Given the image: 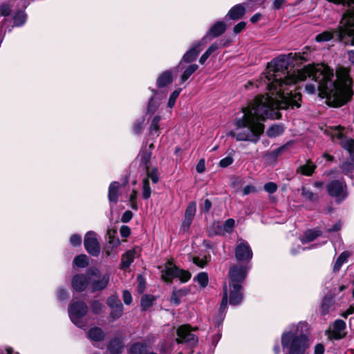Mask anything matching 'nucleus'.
Returning <instances> with one entry per match:
<instances>
[{"label":"nucleus","instance_id":"obj_1","mask_svg":"<svg viewBox=\"0 0 354 354\" xmlns=\"http://www.w3.org/2000/svg\"><path fill=\"white\" fill-rule=\"evenodd\" d=\"M292 54L273 59L257 80V87H262L268 93L257 96L248 106L242 109L234 120V129L230 135L238 141L257 143L263 133V122L267 118H274L279 109L299 108L301 95L289 88L307 78L311 80L306 85L308 94L318 95L326 98L329 106H341L351 97L352 81L349 70L339 67L336 71V80L333 70L325 64L308 65L290 75L288 67Z\"/></svg>","mask_w":354,"mask_h":354},{"label":"nucleus","instance_id":"obj_2","mask_svg":"<svg viewBox=\"0 0 354 354\" xmlns=\"http://www.w3.org/2000/svg\"><path fill=\"white\" fill-rule=\"evenodd\" d=\"M308 340V324L305 322L288 325L281 335V346L287 354H304Z\"/></svg>","mask_w":354,"mask_h":354},{"label":"nucleus","instance_id":"obj_3","mask_svg":"<svg viewBox=\"0 0 354 354\" xmlns=\"http://www.w3.org/2000/svg\"><path fill=\"white\" fill-rule=\"evenodd\" d=\"M336 35L339 41H344L348 38L351 44L354 46V9L348 10L343 14L342 20L337 29L325 31L316 36L318 42L328 41Z\"/></svg>","mask_w":354,"mask_h":354},{"label":"nucleus","instance_id":"obj_4","mask_svg":"<svg viewBox=\"0 0 354 354\" xmlns=\"http://www.w3.org/2000/svg\"><path fill=\"white\" fill-rule=\"evenodd\" d=\"M88 312V307L83 301L73 300L68 305V313L71 321L77 327L84 328L86 322L84 317Z\"/></svg>","mask_w":354,"mask_h":354},{"label":"nucleus","instance_id":"obj_5","mask_svg":"<svg viewBox=\"0 0 354 354\" xmlns=\"http://www.w3.org/2000/svg\"><path fill=\"white\" fill-rule=\"evenodd\" d=\"M86 274L88 276L89 285L93 291L102 290L106 288L109 283V274H102L97 268H89L86 270Z\"/></svg>","mask_w":354,"mask_h":354},{"label":"nucleus","instance_id":"obj_6","mask_svg":"<svg viewBox=\"0 0 354 354\" xmlns=\"http://www.w3.org/2000/svg\"><path fill=\"white\" fill-rule=\"evenodd\" d=\"M327 190L330 196L335 198L341 203L348 196L347 186L343 180H333L327 185Z\"/></svg>","mask_w":354,"mask_h":354},{"label":"nucleus","instance_id":"obj_7","mask_svg":"<svg viewBox=\"0 0 354 354\" xmlns=\"http://www.w3.org/2000/svg\"><path fill=\"white\" fill-rule=\"evenodd\" d=\"M225 288L227 292V299H229V304L230 305L236 306L242 302L243 299V286L231 283H229L227 286L225 283L223 287V297L225 295Z\"/></svg>","mask_w":354,"mask_h":354},{"label":"nucleus","instance_id":"obj_8","mask_svg":"<svg viewBox=\"0 0 354 354\" xmlns=\"http://www.w3.org/2000/svg\"><path fill=\"white\" fill-rule=\"evenodd\" d=\"M249 270L250 267L248 266L236 265L232 266L228 273L230 278L229 283L243 286Z\"/></svg>","mask_w":354,"mask_h":354},{"label":"nucleus","instance_id":"obj_9","mask_svg":"<svg viewBox=\"0 0 354 354\" xmlns=\"http://www.w3.org/2000/svg\"><path fill=\"white\" fill-rule=\"evenodd\" d=\"M84 245L87 252L93 257H97L100 253V246L97 239V234L88 231L84 236Z\"/></svg>","mask_w":354,"mask_h":354},{"label":"nucleus","instance_id":"obj_10","mask_svg":"<svg viewBox=\"0 0 354 354\" xmlns=\"http://www.w3.org/2000/svg\"><path fill=\"white\" fill-rule=\"evenodd\" d=\"M162 278L165 281H170L174 278H178L181 282H187L191 278L189 271L180 269L174 266L167 267L162 274Z\"/></svg>","mask_w":354,"mask_h":354},{"label":"nucleus","instance_id":"obj_11","mask_svg":"<svg viewBox=\"0 0 354 354\" xmlns=\"http://www.w3.org/2000/svg\"><path fill=\"white\" fill-rule=\"evenodd\" d=\"M235 257L238 261H250L252 258V251L247 241L239 239L235 249Z\"/></svg>","mask_w":354,"mask_h":354},{"label":"nucleus","instance_id":"obj_12","mask_svg":"<svg viewBox=\"0 0 354 354\" xmlns=\"http://www.w3.org/2000/svg\"><path fill=\"white\" fill-rule=\"evenodd\" d=\"M178 338L176 341L178 343H189L190 345H194L198 342L196 336L191 332L189 326L183 325L177 330Z\"/></svg>","mask_w":354,"mask_h":354},{"label":"nucleus","instance_id":"obj_13","mask_svg":"<svg viewBox=\"0 0 354 354\" xmlns=\"http://www.w3.org/2000/svg\"><path fill=\"white\" fill-rule=\"evenodd\" d=\"M345 330L346 323L342 319H337L326 333L330 339H340L346 335Z\"/></svg>","mask_w":354,"mask_h":354},{"label":"nucleus","instance_id":"obj_14","mask_svg":"<svg viewBox=\"0 0 354 354\" xmlns=\"http://www.w3.org/2000/svg\"><path fill=\"white\" fill-rule=\"evenodd\" d=\"M332 139L334 142L339 143L344 149L348 151L351 156H354V140L353 139L344 137L339 130L335 132L332 136Z\"/></svg>","mask_w":354,"mask_h":354},{"label":"nucleus","instance_id":"obj_15","mask_svg":"<svg viewBox=\"0 0 354 354\" xmlns=\"http://www.w3.org/2000/svg\"><path fill=\"white\" fill-rule=\"evenodd\" d=\"M117 231L115 230H108L107 236L109 241L105 246L104 252L107 257L115 255L117 253L116 249L120 243L118 237H116Z\"/></svg>","mask_w":354,"mask_h":354},{"label":"nucleus","instance_id":"obj_16","mask_svg":"<svg viewBox=\"0 0 354 354\" xmlns=\"http://www.w3.org/2000/svg\"><path fill=\"white\" fill-rule=\"evenodd\" d=\"M235 221L233 218L227 219L222 225L218 223H214L212 228L214 230H209V235L212 236L216 234H225L231 232L234 227Z\"/></svg>","mask_w":354,"mask_h":354},{"label":"nucleus","instance_id":"obj_17","mask_svg":"<svg viewBox=\"0 0 354 354\" xmlns=\"http://www.w3.org/2000/svg\"><path fill=\"white\" fill-rule=\"evenodd\" d=\"M227 308V292L225 290V295L222 298L220 307L213 317V323L215 328H219L222 325L225 319V314Z\"/></svg>","mask_w":354,"mask_h":354},{"label":"nucleus","instance_id":"obj_18","mask_svg":"<svg viewBox=\"0 0 354 354\" xmlns=\"http://www.w3.org/2000/svg\"><path fill=\"white\" fill-rule=\"evenodd\" d=\"M205 44L202 40L193 44L191 48L183 56L182 61L186 63L194 61L199 53L203 49Z\"/></svg>","mask_w":354,"mask_h":354},{"label":"nucleus","instance_id":"obj_19","mask_svg":"<svg viewBox=\"0 0 354 354\" xmlns=\"http://www.w3.org/2000/svg\"><path fill=\"white\" fill-rule=\"evenodd\" d=\"M88 285H89V280L86 274H75L71 281V286L77 292L84 291L86 290Z\"/></svg>","mask_w":354,"mask_h":354},{"label":"nucleus","instance_id":"obj_20","mask_svg":"<svg viewBox=\"0 0 354 354\" xmlns=\"http://www.w3.org/2000/svg\"><path fill=\"white\" fill-rule=\"evenodd\" d=\"M226 28V26L224 22L218 21L216 22L208 30L207 34L201 39L202 41L205 44L207 42L209 37H216L222 35Z\"/></svg>","mask_w":354,"mask_h":354},{"label":"nucleus","instance_id":"obj_21","mask_svg":"<svg viewBox=\"0 0 354 354\" xmlns=\"http://www.w3.org/2000/svg\"><path fill=\"white\" fill-rule=\"evenodd\" d=\"M153 148V144L151 143L148 148L147 147H143L138 155L140 164L146 170L149 169L151 164V151Z\"/></svg>","mask_w":354,"mask_h":354},{"label":"nucleus","instance_id":"obj_22","mask_svg":"<svg viewBox=\"0 0 354 354\" xmlns=\"http://www.w3.org/2000/svg\"><path fill=\"white\" fill-rule=\"evenodd\" d=\"M176 71V69H170L162 73L156 80L157 86L158 88H163L171 84Z\"/></svg>","mask_w":354,"mask_h":354},{"label":"nucleus","instance_id":"obj_23","mask_svg":"<svg viewBox=\"0 0 354 354\" xmlns=\"http://www.w3.org/2000/svg\"><path fill=\"white\" fill-rule=\"evenodd\" d=\"M245 13V6L243 4H236L228 11L226 18H229L232 20H237L241 19Z\"/></svg>","mask_w":354,"mask_h":354},{"label":"nucleus","instance_id":"obj_24","mask_svg":"<svg viewBox=\"0 0 354 354\" xmlns=\"http://www.w3.org/2000/svg\"><path fill=\"white\" fill-rule=\"evenodd\" d=\"M120 187V183L117 181H113L109 185L108 198L110 203L118 202Z\"/></svg>","mask_w":354,"mask_h":354},{"label":"nucleus","instance_id":"obj_25","mask_svg":"<svg viewBox=\"0 0 354 354\" xmlns=\"http://www.w3.org/2000/svg\"><path fill=\"white\" fill-rule=\"evenodd\" d=\"M136 250H131L125 252L122 256L121 259V268L122 269H127L128 268L132 262L133 261L135 257H136Z\"/></svg>","mask_w":354,"mask_h":354},{"label":"nucleus","instance_id":"obj_26","mask_svg":"<svg viewBox=\"0 0 354 354\" xmlns=\"http://www.w3.org/2000/svg\"><path fill=\"white\" fill-rule=\"evenodd\" d=\"M162 118L157 115L153 117L151 121V124L149 127V135L153 138H156L159 136V130L160 129V126L159 123L161 120Z\"/></svg>","mask_w":354,"mask_h":354},{"label":"nucleus","instance_id":"obj_27","mask_svg":"<svg viewBox=\"0 0 354 354\" xmlns=\"http://www.w3.org/2000/svg\"><path fill=\"white\" fill-rule=\"evenodd\" d=\"M88 337L93 341L99 342L103 339L104 333L101 328L98 327H93L88 330Z\"/></svg>","mask_w":354,"mask_h":354},{"label":"nucleus","instance_id":"obj_28","mask_svg":"<svg viewBox=\"0 0 354 354\" xmlns=\"http://www.w3.org/2000/svg\"><path fill=\"white\" fill-rule=\"evenodd\" d=\"M123 344L119 339H113L108 346V350L111 354H120L122 352Z\"/></svg>","mask_w":354,"mask_h":354},{"label":"nucleus","instance_id":"obj_29","mask_svg":"<svg viewBox=\"0 0 354 354\" xmlns=\"http://www.w3.org/2000/svg\"><path fill=\"white\" fill-rule=\"evenodd\" d=\"M350 253L347 251H344L340 254L334 263L333 268L334 272H337L340 270L342 266L347 262Z\"/></svg>","mask_w":354,"mask_h":354},{"label":"nucleus","instance_id":"obj_30","mask_svg":"<svg viewBox=\"0 0 354 354\" xmlns=\"http://www.w3.org/2000/svg\"><path fill=\"white\" fill-rule=\"evenodd\" d=\"M320 234H321L320 230H308L305 232L304 236L301 239V241L303 244L311 242V241H314L317 237H318Z\"/></svg>","mask_w":354,"mask_h":354},{"label":"nucleus","instance_id":"obj_31","mask_svg":"<svg viewBox=\"0 0 354 354\" xmlns=\"http://www.w3.org/2000/svg\"><path fill=\"white\" fill-rule=\"evenodd\" d=\"M334 301L330 295H326L324 297L321 305V313L326 315L329 312V310L333 306Z\"/></svg>","mask_w":354,"mask_h":354},{"label":"nucleus","instance_id":"obj_32","mask_svg":"<svg viewBox=\"0 0 354 354\" xmlns=\"http://www.w3.org/2000/svg\"><path fill=\"white\" fill-rule=\"evenodd\" d=\"M198 68V66L196 64H190L186 67L180 76V82L183 83L187 81L189 77L197 71Z\"/></svg>","mask_w":354,"mask_h":354},{"label":"nucleus","instance_id":"obj_33","mask_svg":"<svg viewBox=\"0 0 354 354\" xmlns=\"http://www.w3.org/2000/svg\"><path fill=\"white\" fill-rule=\"evenodd\" d=\"M147 346L146 344L136 342L131 346L129 349V354H142L147 351Z\"/></svg>","mask_w":354,"mask_h":354},{"label":"nucleus","instance_id":"obj_34","mask_svg":"<svg viewBox=\"0 0 354 354\" xmlns=\"http://www.w3.org/2000/svg\"><path fill=\"white\" fill-rule=\"evenodd\" d=\"M26 21V15L24 11H17L13 17L14 26L21 27L25 24Z\"/></svg>","mask_w":354,"mask_h":354},{"label":"nucleus","instance_id":"obj_35","mask_svg":"<svg viewBox=\"0 0 354 354\" xmlns=\"http://www.w3.org/2000/svg\"><path fill=\"white\" fill-rule=\"evenodd\" d=\"M88 257L86 254H80L73 259V265L78 268H84L88 265Z\"/></svg>","mask_w":354,"mask_h":354},{"label":"nucleus","instance_id":"obj_36","mask_svg":"<svg viewBox=\"0 0 354 354\" xmlns=\"http://www.w3.org/2000/svg\"><path fill=\"white\" fill-rule=\"evenodd\" d=\"M316 165L310 160H308L306 163L301 166L299 169L302 174L309 176L313 174Z\"/></svg>","mask_w":354,"mask_h":354},{"label":"nucleus","instance_id":"obj_37","mask_svg":"<svg viewBox=\"0 0 354 354\" xmlns=\"http://www.w3.org/2000/svg\"><path fill=\"white\" fill-rule=\"evenodd\" d=\"M283 127L281 125H272L267 130V135L269 137L274 138L281 135L283 132Z\"/></svg>","mask_w":354,"mask_h":354},{"label":"nucleus","instance_id":"obj_38","mask_svg":"<svg viewBox=\"0 0 354 354\" xmlns=\"http://www.w3.org/2000/svg\"><path fill=\"white\" fill-rule=\"evenodd\" d=\"M218 46L216 43L212 44L207 50L201 55L199 59V63L203 64L208 57L218 49Z\"/></svg>","mask_w":354,"mask_h":354},{"label":"nucleus","instance_id":"obj_39","mask_svg":"<svg viewBox=\"0 0 354 354\" xmlns=\"http://www.w3.org/2000/svg\"><path fill=\"white\" fill-rule=\"evenodd\" d=\"M155 300V297L152 295H145L142 297L140 301V307L142 310L148 309Z\"/></svg>","mask_w":354,"mask_h":354},{"label":"nucleus","instance_id":"obj_40","mask_svg":"<svg viewBox=\"0 0 354 354\" xmlns=\"http://www.w3.org/2000/svg\"><path fill=\"white\" fill-rule=\"evenodd\" d=\"M341 168L344 174L351 178H354V165L353 163L344 162L342 163Z\"/></svg>","mask_w":354,"mask_h":354},{"label":"nucleus","instance_id":"obj_41","mask_svg":"<svg viewBox=\"0 0 354 354\" xmlns=\"http://www.w3.org/2000/svg\"><path fill=\"white\" fill-rule=\"evenodd\" d=\"M194 281H196L198 284H200L201 287L205 288L208 284V275L205 272H200L194 278Z\"/></svg>","mask_w":354,"mask_h":354},{"label":"nucleus","instance_id":"obj_42","mask_svg":"<svg viewBox=\"0 0 354 354\" xmlns=\"http://www.w3.org/2000/svg\"><path fill=\"white\" fill-rule=\"evenodd\" d=\"M110 318L113 321L120 318L123 313V305L119 304L118 306L110 308Z\"/></svg>","mask_w":354,"mask_h":354},{"label":"nucleus","instance_id":"obj_43","mask_svg":"<svg viewBox=\"0 0 354 354\" xmlns=\"http://www.w3.org/2000/svg\"><path fill=\"white\" fill-rule=\"evenodd\" d=\"M151 187L149 186V181L148 178H145L142 181V198L148 199L151 196Z\"/></svg>","mask_w":354,"mask_h":354},{"label":"nucleus","instance_id":"obj_44","mask_svg":"<svg viewBox=\"0 0 354 354\" xmlns=\"http://www.w3.org/2000/svg\"><path fill=\"white\" fill-rule=\"evenodd\" d=\"M301 195L306 200H308L312 202L316 201L318 198V196L317 194L312 192L310 190L306 189V187L302 188Z\"/></svg>","mask_w":354,"mask_h":354},{"label":"nucleus","instance_id":"obj_45","mask_svg":"<svg viewBox=\"0 0 354 354\" xmlns=\"http://www.w3.org/2000/svg\"><path fill=\"white\" fill-rule=\"evenodd\" d=\"M196 211V204L195 202L190 203L185 213V216L194 218Z\"/></svg>","mask_w":354,"mask_h":354},{"label":"nucleus","instance_id":"obj_46","mask_svg":"<svg viewBox=\"0 0 354 354\" xmlns=\"http://www.w3.org/2000/svg\"><path fill=\"white\" fill-rule=\"evenodd\" d=\"M159 106V102L153 97L149 101L147 106V113H154Z\"/></svg>","mask_w":354,"mask_h":354},{"label":"nucleus","instance_id":"obj_47","mask_svg":"<svg viewBox=\"0 0 354 354\" xmlns=\"http://www.w3.org/2000/svg\"><path fill=\"white\" fill-rule=\"evenodd\" d=\"M137 196H138V191L133 190L129 196V203L130 206L133 209H138V204H137Z\"/></svg>","mask_w":354,"mask_h":354},{"label":"nucleus","instance_id":"obj_48","mask_svg":"<svg viewBox=\"0 0 354 354\" xmlns=\"http://www.w3.org/2000/svg\"><path fill=\"white\" fill-rule=\"evenodd\" d=\"M181 92V89L175 90L169 96V102H168V106L169 108L174 107L176 103V100L179 96L180 93Z\"/></svg>","mask_w":354,"mask_h":354},{"label":"nucleus","instance_id":"obj_49","mask_svg":"<svg viewBox=\"0 0 354 354\" xmlns=\"http://www.w3.org/2000/svg\"><path fill=\"white\" fill-rule=\"evenodd\" d=\"M106 304L109 308L118 306L119 304H122L119 298L115 295H111L108 297Z\"/></svg>","mask_w":354,"mask_h":354},{"label":"nucleus","instance_id":"obj_50","mask_svg":"<svg viewBox=\"0 0 354 354\" xmlns=\"http://www.w3.org/2000/svg\"><path fill=\"white\" fill-rule=\"evenodd\" d=\"M144 122H145V119L143 118L136 120V122L133 123V130L135 133H136V134L140 133V132L142 130Z\"/></svg>","mask_w":354,"mask_h":354},{"label":"nucleus","instance_id":"obj_51","mask_svg":"<svg viewBox=\"0 0 354 354\" xmlns=\"http://www.w3.org/2000/svg\"><path fill=\"white\" fill-rule=\"evenodd\" d=\"M70 243L73 247L80 246L82 244V236L80 234H74L70 237Z\"/></svg>","mask_w":354,"mask_h":354},{"label":"nucleus","instance_id":"obj_52","mask_svg":"<svg viewBox=\"0 0 354 354\" xmlns=\"http://www.w3.org/2000/svg\"><path fill=\"white\" fill-rule=\"evenodd\" d=\"M193 263L200 268H203L208 262V259L207 257L204 258H201L199 257H194L192 258Z\"/></svg>","mask_w":354,"mask_h":354},{"label":"nucleus","instance_id":"obj_53","mask_svg":"<svg viewBox=\"0 0 354 354\" xmlns=\"http://www.w3.org/2000/svg\"><path fill=\"white\" fill-rule=\"evenodd\" d=\"M147 178H150L153 183H157L158 182L159 177L158 175V170L156 168L153 169L151 171H149V169H148V170H147Z\"/></svg>","mask_w":354,"mask_h":354},{"label":"nucleus","instance_id":"obj_54","mask_svg":"<svg viewBox=\"0 0 354 354\" xmlns=\"http://www.w3.org/2000/svg\"><path fill=\"white\" fill-rule=\"evenodd\" d=\"M12 10V6L8 3H3L0 6V15L3 17H7L10 15Z\"/></svg>","mask_w":354,"mask_h":354},{"label":"nucleus","instance_id":"obj_55","mask_svg":"<svg viewBox=\"0 0 354 354\" xmlns=\"http://www.w3.org/2000/svg\"><path fill=\"white\" fill-rule=\"evenodd\" d=\"M102 304L99 301H94L91 304V310L95 314H99L102 308Z\"/></svg>","mask_w":354,"mask_h":354},{"label":"nucleus","instance_id":"obj_56","mask_svg":"<svg viewBox=\"0 0 354 354\" xmlns=\"http://www.w3.org/2000/svg\"><path fill=\"white\" fill-rule=\"evenodd\" d=\"M264 189L270 194H273L277 191V185L274 183L269 182L264 185Z\"/></svg>","mask_w":354,"mask_h":354},{"label":"nucleus","instance_id":"obj_57","mask_svg":"<svg viewBox=\"0 0 354 354\" xmlns=\"http://www.w3.org/2000/svg\"><path fill=\"white\" fill-rule=\"evenodd\" d=\"M57 297L59 301H65L68 298V294L66 289L60 288L57 290Z\"/></svg>","mask_w":354,"mask_h":354},{"label":"nucleus","instance_id":"obj_58","mask_svg":"<svg viewBox=\"0 0 354 354\" xmlns=\"http://www.w3.org/2000/svg\"><path fill=\"white\" fill-rule=\"evenodd\" d=\"M233 162V158L231 156H227L221 159L219 162V165L221 167H227Z\"/></svg>","mask_w":354,"mask_h":354},{"label":"nucleus","instance_id":"obj_59","mask_svg":"<svg viewBox=\"0 0 354 354\" xmlns=\"http://www.w3.org/2000/svg\"><path fill=\"white\" fill-rule=\"evenodd\" d=\"M193 218L189 217H184L183 221L181 225V230L186 231L192 224Z\"/></svg>","mask_w":354,"mask_h":354},{"label":"nucleus","instance_id":"obj_60","mask_svg":"<svg viewBox=\"0 0 354 354\" xmlns=\"http://www.w3.org/2000/svg\"><path fill=\"white\" fill-rule=\"evenodd\" d=\"M124 303L127 305H129L132 301V297L131 293L128 290H124L122 294Z\"/></svg>","mask_w":354,"mask_h":354},{"label":"nucleus","instance_id":"obj_61","mask_svg":"<svg viewBox=\"0 0 354 354\" xmlns=\"http://www.w3.org/2000/svg\"><path fill=\"white\" fill-rule=\"evenodd\" d=\"M133 217V213L130 210H127L122 216L121 221L123 223L129 222Z\"/></svg>","mask_w":354,"mask_h":354},{"label":"nucleus","instance_id":"obj_62","mask_svg":"<svg viewBox=\"0 0 354 354\" xmlns=\"http://www.w3.org/2000/svg\"><path fill=\"white\" fill-rule=\"evenodd\" d=\"M120 234L122 237L127 238L131 234L130 228L127 225H122L120 230Z\"/></svg>","mask_w":354,"mask_h":354},{"label":"nucleus","instance_id":"obj_63","mask_svg":"<svg viewBox=\"0 0 354 354\" xmlns=\"http://www.w3.org/2000/svg\"><path fill=\"white\" fill-rule=\"evenodd\" d=\"M246 24L244 21H241L237 24L233 29L235 34H238L241 32L245 28Z\"/></svg>","mask_w":354,"mask_h":354},{"label":"nucleus","instance_id":"obj_64","mask_svg":"<svg viewBox=\"0 0 354 354\" xmlns=\"http://www.w3.org/2000/svg\"><path fill=\"white\" fill-rule=\"evenodd\" d=\"M325 347L322 344H317L314 348V354H324Z\"/></svg>","mask_w":354,"mask_h":354}]
</instances>
